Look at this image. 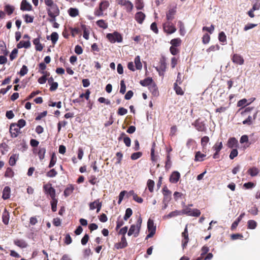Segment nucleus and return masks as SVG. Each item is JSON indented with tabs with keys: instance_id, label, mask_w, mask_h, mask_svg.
I'll return each mask as SVG.
<instances>
[{
	"instance_id": "f257e3e1",
	"label": "nucleus",
	"mask_w": 260,
	"mask_h": 260,
	"mask_svg": "<svg viewBox=\"0 0 260 260\" xmlns=\"http://www.w3.org/2000/svg\"><path fill=\"white\" fill-rule=\"evenodd\" d=\"M142 223V219L140 216L137 221L135 224H132L131 225L129 231H128L127 235L128 236H131L132 235H134L135 237H137L139 236L141 225Z\"/></svg>"
},
{
	"instance_id": "f03ea898",
	"label": "nucleus",
	"mask_w": 260,
	"mask_h": 260,
	"mask_svg": "<svg viewBox=\"0 0 260 260\" xmlns=\"http://www.w3.org/2000/svg\"><path fill=\"white\" fill-rule=\"evenodd\" d=\"M106 37L112 43H115V42L120 43L122 41V36L117 31H115L112 34H108Z\"/></svg>"
},
{
	"instance_id": "7ed1b4c3",
	"label": "nucleus",
	"mask_w": 260,
	"mask_h": 260,
	"mask_svg": "<svg viewBox=\"0 0 260 260\" xmlns=\"http://www.w3.org/2000/svg\"><path fill=\"white\" fill-rule=\"evenodd\" d=\"M156 226L154 224V221L152 219L149 218L147 221V230L149 234L147 235L146 239L152 237L156 232Z\"/></svg>"
},
{
	"instance_id": "20e7f679",
	"label": "nucleus",
	"mask_w": 260,
	"mask_h": 260,
	"mask_svg": "<svg viewBox=\"0 0 260 260\" xmlns=\"http://www.w3.org/2000/svg\"><path fill=\"white\" fill-rule=\"evenodd\" d=\"M44 192L49 196L51 199L56 198L55 190L50 184H46L43 187Z\"/></svg>"
},
{
	"instance_id": "39448f33",
	"label": "nucleus",
	"mask_w": 260,
	"mask_h": 260,
	"mask_svg": "<svg viewBox=\"0 0 260 260\" xmlns=\"http://www.w3.org/2000/svg\"><path fill=\"white\" fill-rule=\"evenodd\" d=\"M9 131L11 137L16 138L20 133V128L17 126L16 123H13L10 125Z\"/></svg>"
},
{
	"instance_id": "423d86ee",
	"label": "nucleus",
	"mask_w": 260,
	"mask_h": 260,
	"mask_svg": "<svg viewBox=\"0 0 260 260\" xmlns=\"http://www.w3.org/2000/svg\"><path fill=\"white\" fill-rule=\"evenodd\" d=\"M163 28L164 31L169 34H172L176 31L175 26L170 22L165 23L163 25Z\"/></svg>"
},
{
	"instance_id": "0eeeda50",
	"label": "nucleus",
	"mask_w": 260,
	"mask_h": 260,
	"mask_svg": "<svg viewBox=\"0 0 260 260\" xmlns=\"http://www.w3.org/2000/svg\"><path fill=\"white\" fill-rule=\"evenodd\" d=\"M182 237L183 238L182 240V246L183 248H185L187 246V244L189 241L188 238V232L187 230V225H186L184 231L182 233Z\"/></svg>"
},
{
	"instance_id": "6e6552de",
	"label": "nucleus",
	"mask_w": 260,
	"mask_h": 260,
	"mask_svg": "<svg viewBox=\"0 0 260 260\" xmlns=\"http://www.w3.org/2000/svg\"><path fill=\"white\" fill-rule=\"evenodd\" d=\"M156 71L158 72L159 76H162L166 69V63L164 58H161L159 61V65L155 67Z\"/></svg>"
},
{
	"instance_id": "1a4fd4ad",
	"label": "nucleus",
	"mask_w": 260,
	"mask_h": 260,
	"mask_svg": "<svg viewBox=\"0 0 260 260\" xmlns=\"http://www.w3.org/2000/svg\"><path fill=\"white\" fill-rule=\"evenodd\" d=\"M48 15H59V10L56 4H54L49 8L47 9Z\"/></svg>"
},
{
	"instance_id": "9d476101",
	"label": "nucleus",
	"mask_w": 260,
	"mask_h": 260,
	"mask_svg": "<svg viewBox=\"0 0 260 260\" xmlns=\"http://www.w3.org/2000/svg\"><path fill=\"white\" fill-rule=\"evenodd\" d=\"M127 242L125 237H121V241L119 242L114 244V247L116 249H122L127 246Z\"/></svg>"
},
{
	"instance_id": "9b49d317",
	"label": "nucleus",
	"mask_w": 260,
	"mask_h": 260,
	"mask_svg": "<svg viewBox=\"0 0 260 260\" xmlns=\"http://www.w3.org/2000/svg\"><path fill=\"white\" fill-rule=\"evenodd\" d=\"M102 207V203L99 202V200H96L94 202L90 203L89 208L90 210H94L96 208V212L98 213L100 211Z\"/></svg>"
},
{
	"instance_id": "f8f14e48",
	"label": "nucleus",
	"mask_w": 260,
	"mask_h": 260,
	"mask_svg": "<svg viewBox=\"0 0 260 260\" xmlns=\"http://www.w3.org/2000/svg\"><path fill=\"white\" fill-rule=\"evenodd\" d=\"M232 61L233 62L240 65L243 64L244 61L243 58L240 55L237 54L233 55Z\"/></svg>"
},
{
	"instance_id": "ddd939ff",
	"label": "nucleus",
	"mask_w": 260,
	"mask_h": 260,
	"mask_svg": "<svg viewBox=\"0 0 260 260\" xmlns=\"http://www.w3.org/2000/svg\"><path fill=\"white\" fill-rule=\"evenodd\" d=\"M145 15L142 12H138L135 14V18L139 24H142L145 18Z\"/></svg>"
},
{
	"instance_id": "4468645a",
	"label": "nucleus",
	"mask_w": 260,
	"mask_h": 260,
	"mask_svg": "<svg viewBox=\"0 0 260 260\" xmlns=\"http://www.w3.org/2000/svg\"><path fill=\"white\" fill-rule=\"evenodd\" d=\"M31 5L28 3L26 0H22L20 9L22 11H30L31 10Z\"/></svg>"
},
{
	"instance_id": "2eb2a0df",
	"label": "nucleus",
	"mask_w": 260,
	"mask_h": 260,
	"mask_svg": "<svg viewBox=\"0 0 260 260\" xmlns=\"http://www.w3.org/2000/svg\"><path fill=\"white\" fill-rule=\"evenodd\" d=\"M11 189L9 186H6L3 191L2 198L4 200H8L10 197Z\"/></svg>"
},
{
	"instance_id": "dca6fc26",
	"label": "nucleus",
	"mask_w": 260,
	"mask_h": 260,
	"mask_svg": "<svg viewBox=\"0 0 260 260\" xmlns=\"http://www.w3.org/2000/svg\"><path fill=\"white\" fill-rule=\"evenodd\" d=\"M10 214L6 209H5L2 214V221L5 225H8L9 221Z\"/></svg>"
},
{
	"instance_id": "f3484780",
	"label": "nucleus",
	"mask_w": 260,
	"mask_h": 260,
	"mask_svg": "<svg viewBox=\"0 0 260 260\" xmlns=\"http://www.w3.org/2000/svg\"><path fill=\"white\" fill-rule=\"evenodd\" d=\"M41 73L43 75L39 78L38 81L40 84H43L46 82L47 80V77L49 76L50 74L46 71H41Z\"/></svg>"
},
{
	"instance_id": "a211bd4d",
	"label": "nucleus",
	"mask_w": 260,
	"mask_h": 260,
	"mask_svg": "<svg viewBox=\"0 0 260 260\" xmlns=\"http://www.w3.org/2000/svg\"><path fill=\"white\" fill-rule=\"evenodd\" d=\"M238 145V141L235 138H231L229 139L227 145L229 148H233L237 147Z\"/></svg>"
},
{
	"instance_id": "6ab92c4d",
	"label": "nucleus",
	"mask_w": 260,
	"mask_h": 260,
	"mask_svg": "<svg viewBox=\"0 0 260 260\" xmlns=\"http://www.w3.org/2000/svg\"><path fill=\"white\" fill-rule=\"evenodd\" d=\"M15 245L21 248H25L27 246V244L23 240L16 239L14 241Z\"/></svg>"
},
{
	"instance_id": "aec40b11",
	"label": "nucleus",
	"mask_w": 260,
	"mask_h": 260,
	"mask_svg": "<svg viewBox=\"0 0 260 260\" xmlns=\"http://www.w3.org/2000/svg\"><path fill=\"white\" fill-rule=\"evenodd\" d=\"M33 43L35 45L36 50L41 51L43 50V47L40 42V38L35 39Z\"/></svg>"
},
{
	"instance_id": "412c9836",
	"label": "nucleus",
	"mask_w": 260,
	"mask_h": 260,
	"mask_svg": "<svg viewBox=\"0 0 260 260\" xmlns=\"http://www.w3.org/2000/svg\"><path fill=\"white\" fill-rule=\"evenodd\" d=\"M18 48H28L30 47V42L29 40L27 41H21L17 45Z\"/></svg>"
},
{
	"instance_id": "4be33fe9",
	"label": "nucleus",
	"mask_w": 260,
	"mask_h": 260,
	"mask_svg": "<svg viewBox=\"0 0 260 260\" xmlns=\"http://www.w3.org/2000/svg\"><path fill=\"white\" fill-rule=\"evenodd\" d=\"M140 83L143 86H148L149 87L153 82L152 78L148 77L143 80L140 81Z\"/></svg>"
},
{
	"instance_id": "5701e85b",
	"label": "nucleus",
	"mask_w": 260,
	"mask_h": 260,
	"mask_svg": "<svg viewBox=\"0 0 260 260\" xmlns=\"http://www.w3.org/2000/svg\"><path fill=\"white\" fill-rule=\"evenodd\" d=\"M163 194L164 196V200H169L171 198V191H170L168 188L165 186L162 189Z\"/></svg>"
},
{
	"instance_id": "b1692460",
	"label": "nucleus",
	"mask_w": 260,
	"mask_h": 260,
	"mask_svg": "<svg viewBox=\"0 0 260 260\" xmlns=\"http://www.w3.org/2000/svg\"><path fill=\"white\" fill-rule=\"evenodd\" d=\"M149 90L151 92L152 94L154 96H157L158 95V91L157 90V88L156 85L153 83L151 85L148 87Z\"/></svg>"
},
{
	"instance_id": "393cba45",
	"label": "nucleus",
	"mask_w": 260,
	"mask_h": 260,
	"mask_svg": "<svg viewBox=\"0 0 260 260\" xmlns=\"http://www.w3.org/2000/svg\"><path fill=\"white\" fill-rule=\"evenodd\" d=\"M18 159V154H14L11 156L9 159V165L11 166H14L16 164L17 160Z\"/></svg>"
},
{
	"instance_id": "a878e982",
	"label": "nucleus",
	"mask_w": 260,
	"mask_h": 260,
	"mask_svg": "<svg viewBox=\"0 0 260 260\" xmlns=\"http://www.w3.org/2000/svg\"><path fill=\"white\" fill-rule=\"evenodd\" d=\"M176 13L175 9L172 8L169 10L167 13L166 17L168 20H172L174 18V15Z\"/></svg>"
},
{
	"instance_id": "bb28decb",
	"label": "nucleus",
	"mask_w": 260,
	"mask_h": 260,
	"mask_svg": "<svg viewBox=\"0 0 260 260\" xmlns=\"http://www.w3.org/2000/svg\"><path fill=\"white\" fill-rule=\"evenodd\" d=\"M135 67L136 69L137 70H141L142 68V64L141 63V60H140V57L139 56H137L135 58L134 60Z\"/></svg>"
},
{
	"instance_id": "cd10ccee",
	"label": "nucleus",
	"mask_w": 260,
	"mask_h": 260,
	"mask_svg": "<svg viewBox=\"0 0 260 260\" xmlns=\"http://www.w3.org/2000/svg\"><path fill=\"white\" fill-rule=\"evenodd\" d=\"M259 172V170L256 167H252L248 170V173L252 177L256 176Z\"/></svg>"
},
{
	"instance_id": "c85d7f7f",
	"label": "nucleus",
	"mask_w": 260,
	"mask_h": 260,
	"mask_svg": "<svg viewBox=\"0 0 260 260\" xmlns=\"http://www.w3.org/2000/svg\"><path fill=\"white\" fill-rule=\"evenodd\" d=\"M74 187L72 185H69L64 191V195L66 197L69 196L73 191Z\"/></svg>"
},
{
	"instance_id": "c756f323",
	"label": "nucleus",
	"mask_w": 260,
	"mask_h": 260,
	"mask_svg": "<svg viewBox=\"0 0 260 260\" xmlns=\"http://www.w3.org/2000/svg\"><path fill=\"white\" fill-rule=\"evenodd\" d=\"M68 13L71 17H75L78 15L79 11L76 8H71L68 10Z\"/></svg>"
},
{
	"instance_id": "7c9ffc66",
	"label": "nucleus",
	"mask_w": 260,
	"mask_h": 260,
	"mask_svg": "<svg viewBox=\"0 0 260 260\" xmlns=\"http://www.w3.org/2000/svg\"><path fill=\"white\" fill-rule=\"evenodd\" d=\"M122 6H125L127 12H131L133 9V4L129 1L124 2Z\"/></svg>"
},
{
	"instance_id": "2f4dec72",
	"label": "nucleus",
	"mask_w": 260,
	"mask_h": 260,
	"mask_svg": "<svg viewBox=\"0 0 260 260\" xmlns=\"http://www.w3.org/2000/svg\"><path fill=\"white\" fill-rule=\"evenodd\" d=\"M109 6V3L107 1H104L100 3L99 8L103 12L106 10Z\"/></svg>"
},
{
	"instance_id": "473e14b6",
	"label": "nucleus",
	"mask_w": 260,
	"mask_h": 260,
	"mask_svg": "<svg viewBox=\"0 0 260 260\" xmlns=\"http://www.w3.org/2000/svg\"><path fill=\"white\" fill-rule=\"evenodd\" d=\"M46 148L40 147L38 151V156L40 160H42L44 158Z\"/></svg>"
},
{
	"instance_id": "72a5a7b5",
	"label": "nucleus",
	"mask_w": 260,
	"mask_h": 260,
	"mask_svg": "<svg viewBox=\"0 0 260 260\" xmlns=\"http://www.w3.org/2000/svg\"><path fill=\"white\" fill-rule=\"evenodd\" d=\"M174 89L177 94L182 95L184 94V91L182 90V88L177 84V83H174Z\"/></svg>"
},
{
	"instance_id": "f704fd0d",
	"label": "nucleus",
	"mask_w": 260,
	"mask_h": 260,
	"mask_svg": "<svg viewBox=\"0 0 260 260\" xmlns=\"http://www.w3.org/2000/svg\"><path fill=\"white\" fill-rule=\"evenodd\" d=\"M181 40L180 38H176L172 39L170 43L172 45V46L174 47H178L181 45Z\"/></svg>"
},
{
	"instance_id": "c9c22d12",
	"label": "nucleus",
	"mask_w": 260,
	"mask_h": 260,
	"mask_svg": "<svg viewBox=\"0 0 260 260\" xmlns=\"http://www.w3.org/2000/svg\"><path fill=\"white\" fill-rule=\"evenodd\" d=\"M181 214H182L181 211L175 210V211L170 212L169 214H168L166 216V217L168 218H170L177 216Z\"/></svg>"
},
{
	"instance_id": "e433bc0d",
	"label": "nucleus",
	"mask_w": 260,
	"mask_h": 260,
	"mask_svg": "<svg viewBox=\"0 0 260 260\" xmlns=\"http://www.w3.org/2000/svg\"><path fill=\"white\" fill-rule=\"evenodd\" d=\"M257 226V223L255 220H249L247 222L248 229H255Z\"/></svg>"
},
{
	"instance_id": "4c0bfd02",
	"label": "nucleus",
	"mask_w": 260,
	"mask_h": 260,
	"mask_svg": "<svg viewBox=\"0 0 260 260\" xmlns=\"http://www.w3.org/2000/svg\"><path fill=\"white\" fill-rule=\"evenodd\" d=\"M96 24L101 28L106 29L108 27V24L105 21L101 19L96 21Z\"/></svg>"
},
{
	"instance_id": "58836bf2",
	"label": "nucleus",
	"mask_w": 260,
	"mask_h": 260,
	"mask_svg": "<svg viewBox=\"0 0 260 260\" xmlns=\"http://www.w3.org/2000/svg\"><path fill=\"white\" fill-rule=\"evenodd\" d=\"M178 26L179 27L180 35L181 36H184L185 33V31L183 23L181 21H179L178 22Z\"/></svg>"
},
{
	"instance_id": "ea45409f",
	"label": "nucleus",
	"mask_w": 260,
	"mask_h": 260,
	"mask_svg": "<svg viewBox=\"0 0 260 260\" xmlns=\"http://www.w3.org/2000/svg\"><path fill=\"white\" fill-rule=\"evenodd\" d=\"M51 209L53 212L56 211L57 210V199L56 198L51 199Z\"/></svg>"
},
{
	"instance_id": "a19ab883",
	"label": "nucleus",
	"mask_w": 260,
	"mask_h": 260,
	"mask_svg": "<svg viewBox=\"0 0 260 260\" xmlns=\"http://www.w3.org/2000/svg\"><path fill=\"white\" fill-rule=\"evenodd\" d=\"M195 127L198 131L203 132L205 129L204 124L202 123H200L198 121L196 122Z\"/></svg>"
},
{
	"instance_id": "79ce46f5",
	"label": "nucleus",
	"mask_w": 260,
	"mask_h": 260,
	"mask_svg": "<svg viewBox=\"0 0 260 260\" xmlns=\"http://www.w3.org/2000/svg\"><path fill=\"white\" fill-rule=\"evenodd\" d=\"M222 148V143L220 142H216L213 147V149L215 152H219Z\"/></svg>"
},
{
	"instance_id": "37998d69",
	"label": "nucleus",
	"mask_w": 260,
	"mask_h": 260,
	"mask_svg": "<svg viewBox=\"0 0 260 260\" xmlns=\"http://www.w3.org/2000/svg\"><path fill=\"white\" fill-rule=\"evenodd\" d=\"M132 214H133L132 210L129 208H127L126 209L125 213V215L123 217L124 220H127L132 216Z\"/></svg>"
},
{
	"instance_id": "c03bdc74",
	"label": "nucleus",
	"mask_w": 260,
	"mask_h": 260,
	"mask_svg": "<svg viewBox=\"0 0 260 260\" xmlns=\"http://www.w3.org/2000/svg\"><path fill=\"white\" fill-rule=\"evenodd\" d=\"M51 160H50V164L49 165V168H52L53 167L55 163H56V157L55 156V154L54 153H53L52 154H51Z\"/></svg>"
},
{
	"instance_id": "a18cd8bd",
	"label": "nucleus",
	"mask_w": 260,
	"mask_h": 260,
	"mask_svg": "<svg viewBox=\"0 0 260 260\" xmlns=\"http://www.w3.org/2000/svg\"><path fill=\"white\" fill-rule=\"evenodd\" d=\"M82 27L83 30V38L87 40L89 39V31L86 28L85 25H82Z\"/></svg>"
},
{
	"instance_id": "49530a36",
	"label": "nucleus",
	"mask_w": 260,
	"mask_h": 260,
	"mask_svg": "<svg viewBox=\"0 0 260 260\" xmlns=\"http://www.w3.org/2000/svg\"><path fill=\"white\" fill-rule=\"evenodd\" d=\"M206 156V155L201 153L200 152H197L195 156V160L196 161H202L204 157Z\"/></svg>"
},
{
	"instance_id": "de8ad7c7",
	"label": "nucleus",
	"mask_w": 260,
	"mask_h": 260,
	"mask_svg": "<svg viewBox=\"0 0 260 260\" xmlns=\"http://www.w3.org/2000/svg\"><path fill=\"white\" fill-rule=\"evenodd\" d=\"M51 40L53 44H55L58 39V35L56 32H53L51 35Z\"/></svg>"
},
{
	"instance_id": "09e8293b",
	"label": "nucleus",
	"mask_w": 260,
	"mask_h": 260,
	"mask_svg": "<svg viewBox=\"0 0 260 260\" xmlns=\"http://www.w3.org/2000/svg\"><path fill=\"white\" fill-rule=\"evenodd\" d=\"M218 39L220 42L225 43L226 41V37L224 32L221 31L219 34Z\"/></svg>"
},
{
	"instance_id": "8fccbe9b",
	"label": "nucleus",
	"mask_w": 260,
	"mask_h": 260,
	"mask_svg": "<svg viewBox=\"0 0 260 260\" xmlns=\"http://www.w3.org/2000/svg\"><path fill=\"white\" fill-rule=\"evenodd\" d=\"M144 7L143 2L142 0L136 1V8L138 10H142Z\"/></svg>"
},
{
	"instance_id": "3c124183",
	"label": "nucleus",
	"mask_w": 260,
	"mask_h": 260,
	"mask_svg": "<svg viewBox=\"0 0 260 260\" xmlns=\"http://www.w3.org/2000/svg\"><path fill=\"white\" fill-rule=\"evenodd\" d=\"M14 10V7L9 5H6L5 8V10L6 11L8 15H11L12 14Z\"/></svg>"
},
{
	"instance_id": "603ef678",
	"label": "nucleus",
	"mask_w": 260,
	"mask_h": 260,
	"mask_svg": "<svg viewBox=\"0 0 260 260\" xmlns=\"http://www.w3.org/2000/svg\"><path fill=\"white\" fill-rule=\"evenodd\" d=\"M27 72H28L27 67L26 66L23 65L21 69H20V71H19V74L20 75V76H23L25 75H26L27 73Z\"/></svg>"
},
{
	"instance_id": "864d4df0",
	"label": "nucleus",
	"mask_w": 260,
	"mask_h": 260,
	"mask_svg": "<svg viewBox=\"0 0 260 260\" xmlns=\"http://www.w3.org/2000/svg\"><path fill=\"white\" fill-rule=\"evenodd\" d=\"M142 155V153L141 152H135L131 155V158L132 160H136L140 158Z\"/></svg>"
},
{
	"instance_id": "5fc2aeb1",
	"label": "nucleus",
	"mask_w": 260,
	"mask_h": 260,
	"mask_svg": "<svg viewBox=\"0 0 260 260\" xmlns=\"http://www.w3.org/2000/svg\"><path fill=\"white\" fill-rule=\"evenodd\" d=\"M154 186V182L152 180H148L147 182V186L149 190L152 192L153 191V187Z\"/></svg>"
},
{
	"instance_id": "6e6d98bb",
	"label": "nucleus",
	"mask_w": 260,
	"mask_h": 260,
	"mask_svg": "<svg viewBox=\"0 0 260 260\" xmlns=\"http://www.w3.org/2000/svg\"><path fill=\"white\" fill-rule=\"evenodd\" d=\"M23 18L26 23H31L34 20V17L29 15L28 14H25L23 16Z\"/></svg>"
},
{
	"instance_id": "4d7b16f0",
	"label": "nucleus",
	"mask_w": 260,
	"mask_h": 260,
	"mask_svg": "<svg viewBox=\"0 0 260 260\" xmlns=\"http://www.w3.org/2000/svg\"><path fill=\"white\" fill-rule=\"evenodd\" d=\"M17 53H18L17 49L15 48L12 50V51L11 52V53L10 55V59H11V60H13L17 57Z\"/></svg>"
},
{
	"instance_id": "13d9d810",
	"label": "nucleus",
	"mask_w": 260,
	"mask_h": 260,
	"mask_svg": "<svg viewBox=\"0 0 260 260\" xmlns=\"http://www.w3.org/2000/svg\"><path fill=\"white\" fill-rule=\"evenodd\" d=\"M64 242L67 245H69L72 242V239L69 234L66 235Z\"/></svg>"
},
{
	"instance_id": "bf43d9fd",
	"label": "nucleus",
	"mask_w": 260,
	"mask_h": 260,
	"mask_svg": "<svg viewBox=\"0 0 260 260\" xmlns=\"http://www.w3.org/2000/svg\"><path fill=\"white\" fill-rule=\"evenodd\" d=\"M127 230H128L127 226H125L121 228L119 230V231L118 232V234L121 235L122 236V237H125V234L127 232Z\"/></svg>"
},
{
	"instance_id": "052dcab7",
	"label": "nucleus",
	"mask_w": 260,
	"mask_h": 260,
	"mask_svg": "<svg viewBox=\"0 0 260 260\" xmlns=\"http://www.w3.org/2000/svg\"><path fill=\"white\" fill-rule=\"evenodd\" d=\"M238 152L237 149H233L230 154V158L233 159L235 157L238 155Z\"/></svg>"
},
{
	"instance_id": "680f3d73",
	"label": "nucleus",
	"mask_w": 260,
	"mask_h": 260,
	"mask_svg": "<svg viewBox=\"0 0 260 260\" xmlns=\"http://www.w3.org/2000/svg\"><path fill=\"white\" fill-rule=\"evenodd\" d=\"M210 40V36L208 34H205L204 35L202 38V42L204 44H208Z\"/></svg>"
},
{
	"instance_id": "e2e57ef3",
	"label": "nucleus",
	"mask_w": 260,
	"mask_h": 260,
	"mask_svg": "<svg viewBox=\"0 0 260 260\" xmlns=\"http://www.w3.org/2000/svg\"><path fill=\"white\" fill-rule=\"evenodd\" d=\"M126 91V86L123 80L120 81V92L124 94Z\"/></svg>"
},
{
	"instance_id": "0e129e2a",
	"label": "nucleus",
	"mask_w": 260,
	"mask_h": 260,
	"mask_svg": "<svg viewBox=\"0 0 260 260\" xmlns=\"http://www.w3.org/2000/svg\"><path fill=\"white\" fill-rule=\"evenodd\" d=\"M192 211V209L189 208H186L185 209H183L181 211L182 214H186L188 216H191V212Z\"/></svg>"
},
{
	"instance_id": "69168bd1",
	"label": "nucleus",
	"mask_w": 260,
	"mask_h": 260,
	"mask_svg": "<svg viewBox=\"0 0 260 260\" xmlns=\"http://www.w3.org/2000/svg\"><path fill=\"white\" fill-rule=\"evenodd\" d=\"M219 46L218 45H212L208 49H207V52H209L211 51H215L219 49Z\"/></svg>"
},
{
	"instance_id": "338daca9",
	"label": "nucleus",
	"mask_w": 260,
	"mask_h": 260,
	"mask_svg": "<svg viewBox=\"0 0 260 260\" xmlns=\"http://www.w3.org/2000/svg\"><path fill=\"white\" fill-rule=\"evenodd\" d=\"M248 212L253 215H256L257 214L258 210L257 208L254 206V207H252L250 209H249Z\"/></svg>"
},
{
	"instance_id": "774afa93",
	"label": "nucleus",
	"mask_w": 260,
	"mask_h": 260,
	"mask_svg": "<svg viewBox=\"0 0 260 260\" xmlns=\"http://www.w3.org/2000/svg\"><path fill=\"white\" fill-rule=\"evenodd\" d=\"M127 113V110L123 107H120L118 109L117 113L118 115L122 116L125 115Z\"/></svg>"
}]
</instances>
